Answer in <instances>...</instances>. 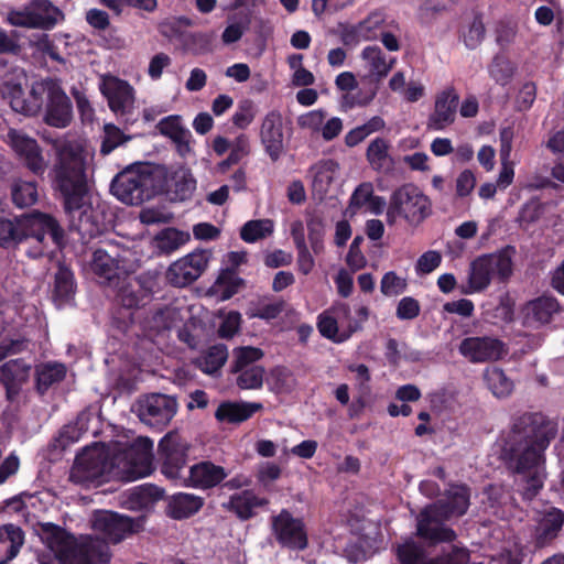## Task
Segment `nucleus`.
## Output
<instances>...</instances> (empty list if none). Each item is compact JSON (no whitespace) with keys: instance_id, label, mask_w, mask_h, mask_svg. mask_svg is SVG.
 <instances>
[{"instance_id":"nucleus-41","label":"nucleus","mask_w":564,"mask_h":564,"mask_svg":"<svg viewBox=\"0 0 564 564\" xmlns=\"http://www.w3.org/2000/svg\"><path fill=\"white\" fill-rule=\"evenodd\" d=\"M361 58L369 65L370 73L379 79L386 77L390 73L395 62L394 58L387 62L384 53L378 45L366 46L361 51Z\"/></svg>"},{"instance_id":"nucleus-50","label":"nucleus","mask_w":564,"mask_h":564,"mask_svg":"<svg viewBox=\"0 0 564 564\" xmlns=\"http://www.w3.org/2000/svg\"><path fill=\"white\" fill-rule=\"evenodd\" d=\"M488 72L497 84L505 86L511 80L514 68L505 55L497 54L489 64Z\"/></svg>"},{"instance_id":"nucleus-40","label":"nucleus","mask_w":564,"mask_h":564,"mask_svg":"<svg viewBox=\"0 0 564 564\" xmlns=\"http://www.w3.org/2000/svg\"><path fill=\"white\" fill-rule=\"evenodd\" d=\"M459 40L467 50H476L485 40L486 26L481 13H475L471 21L463 24L458 31Z\"/></svg>"},{"instance_id":"nucleus-7","label":"nucleus","mask_w":564,"mask_h":564,"mask_svg":"<svg viewBox=\"0 0 564 564\" xmlns=\"http://www.w3.org/2000/svg\"><path fill=\"white\" fill-rule=\"evenodd\" d=\"M155 286L156 280L150 274H141L119 286L112 310V322L119 330L126 332L134 323V312L152 301Z\"/></svg>"},{"instance_id":"nucleus-46","label":"nucleus","mask_w":564,"mask_h":564,"mask_svg":"<svg viewBox=\"0 0 564 564\" xmlns=\"http://www.w3.org/2000/svg\"><path fill=\"white\" fill-rule=\"evenodd\" d=\"M338 164L334 160H321L310 167L314 191L325 193L333 182V175Z\"/></svg>"},{"instance_id":"nucleus-6","label":"nucleus","mask_w":564,"mask_h":564,"mask_svg":"<svg viewBox=\"0 0 564 564\" xmlns=\"http://www.w3.org/2000/svg\"><path fill=\"white\" fill-rule=\"evenodd\" d=\"M516 249L512 246L476 257L469 264L467 285L462 288V293H480L488 289L494 279L500 283L509 281L513 273L512 257Z\"/></svg>"},{"instance_id":"nucleus-12","label":"nucleus","mask_w":564,"mask_h":564,"mask_svg":"<svg viewBox=\"0 0 564 564\" xmlns=\"http://www.w3.org/2000/svg\"><path fill=\"white\" fill-rule=\"evenodd\" d=\"M271 530L282 547L303 551L308 545L304 521L294 518L288 509H282L279 514L271 518Z\"/></svg>"},{"instance_id":"nucleus-24","label":"nucleus","mask_w":564,"mask_h":564,"mask_svg":"<svg viewBox=\"0 0 564 564\" xmlns=\"http://www.w3.org/2000/svg\"><path fill=\"white\" fill-rule=\"evenodd\" d=\"M228 474L223 466L210 460H202L189 467L188 478L185 479L187 487L208 490L221 485Z\"/></svg>"},{"instance_id":"nucleus-42","label":"nucleus","mask_w":564,"mask_h":564,"mask_svg":"<svg viewBox=\"0 0 564 564\" xmlns=\"http://www.w3.org/2000/svg\"><path fill=\"white\" fill-rule=\"evenodd\" d=\"M164 490L153 484H143L134 487L129 495V502L134 508L149 509L163 499Z\"/></svg>"},{"instance_id":"nucleus-62","label":"nucleus","mask_w":564,"mask_h":564,"mask_svg":"<svg viewBox=\"0 0 564 564\" xmlns=\"http://www.w3.org/2000/svg\"><path fill=\"white\" fill-rule=\"evenodd\" d=\"M364 242L362 236H356L349 247L346 256V263L352 271L361 270L366 267L367 260L360 250V246Z\"/></svg>"},{"instance_id":"nucleus-34","label":"nucleus","mask_w":564,"mask_h":564,"mask_svg":"<svg viewBox=\"0 0 564 564\" xmlns=\"http://www.w3.org/2000/svg\"><path fill=\"white\" fill-rule=\"evenodd\" d=\"M145 447L144 451L138 452L134 445H132L126 453L124 458L128 460L129 466L127 468V480H137L145 477L152 471V459L147 449L152 446L149 440H143Z\"/></svg>"},{"instance_id":"nucleus-64","label":"nucleus","mask_w":564,"mask_h":564,"mask_svg":"<svg viewBox=\"0 0 564 564\" xmlns=\"http://www.w3.org/2000/svg\"><path fill=\"white\" fill-rule=\"evenodd\" d=\"M536 98V86L532 82L524 83L516 97V107L519 111L529 110Z\"/></svg>"},{"instance_id":"nucleus-44","label":"nucleus","mask_w":564,"mask_h":564,"mask_svg":"<svg viewBox=\"0 0 564 564\" xmlns=\"http://www.w3.org/2000/svg\"><path fill=\"white\" fill-rule=\"evenodd\" d=\"M31 365L23 358L11 359L0 366V381L24 384L30 377Z\"/></svg>"},{"instance_id":"nucleus-59","label":"nucleus","mask_w":564,"mask_h":564,"mask_svg":"<svg viewBox=\"0 0 564 564\" xmlns=\"http://www.w3.org/2000/svg\"><path fill=\"white\" fill-rule=\"evenodd\" d=\"M337 34L339 35L340 42L348 47L356 46L364 41L359 22L357 24L339 22L337 24Z\"/></svg>"},{"instance_id":"nucleus-8","label":"nucleus","mask_w":564,"mask_h":564,"mask_svg":"<svg viewBox=\"0 0 564 564\" xmlns=\"http://www.w3.org/2000/svg\"><path fill=\"white\" fill-rule=\"evenodd\" d=\"M162 184L148 171L129 166L119 172L110 184L111 194L127 205H141L161 194Z\"/></svg>"},{"instance_id":"nucleus-22","label":"nucleus","mask_w":564,"mask_h":564,"mask_svg":"<svg viewBox=\"0 0 564 564\" xmlns=\"http://www.w3.org/2000/svg\"><path fill=\"white\" fill-rule=\"evenodd\" d=\"M13 150L24 160L25 166L35 175L42 176L46 171V162L36 140L17 131L8 133Z\"/></svg>"},{"instance_id":"nucleus-39","label":"nucleus","mask_w":564,"mask_h":564,"mask_svg":"<svg viewBox=\"0 0 564 564\" xmlns=\"http://www.w3.org/2000/svg\"><path fill=\"white\" fill-rule=\"evenodd\" d=\"M245 284L246 281L239 276L238 271L220 270L213 290L221 301H227L236 295Z\"/></svg>"},{"instance_id":"nucleus-28","label":"nucleus","mask_w":564,"mask_h":564,"mask_svg":"<svg viewBox=\"0 0 564 564\" xmlns=\"http://www.w3.org/2000/svg\"><path fill=\"white\" fill-rule=\"evenodd\" d=\"M564 525V511L551 507L545 510L534 531V545L539 549L550 545L560 534Z\"/></svg>"},{"instance_id":"nucleus-11","label":"nucleus","mask_w":564,"mask_h":564,"mask_svg":"<svg viewBox=\"0 0 564 564\" xmlns=\"http://www.w3.org/2000/svg\"><path fill=\"white\" fill-rule=\"evenodd\" d=\"M191 445L177 432L165 434L158 445L161 473L170 479H178L184 469Z\"/></svg>"},{"instance_id":"nucleus-56","label":"nucleus","mask_w":564,"mask_h":564,"mask_svg":"<svg viewBox=\"0 0 564 564\" xmlns=\"http://www.w3.org/2000/svg\"><path fill=\"white\" fill-rule=\"evenodd\" d=\"M306 227L308 231V241L311 243L312 250L315 254H318L324 248V235H325V225L321 217L312 216L306 221Z\"/></svg>"},{"instance_id":"nucleus-61","label":"nucleus","mask_w":564,"mask_h":564,"mask_svg":"<svg viewBox=\"0 0 564 564\" xmlns=\"http://www.w3.org/2000/svg\"><path fill=\"white\" fill-rule=\"evenodd\" d=\"M421 313L420 302L412 296L402 297L395 310V316L401 321H412Z\"/></svg>"},{"instance_id":"nucleus-15","label":"nucleus","mask_w":564,"mask_h":564,"mask_svg":"<svg viewBox=\"0 0 564 564\" xmlns=\"http://www.w3.org/2000/svg\"><path fill=\"white\" fill-rule=\"evenodd\" d=\"M116 458L105 452H88L77 455L72 470V478L77 482H101L106 480L116 466Z\"/></svg>"},{"instance_id":"nucleus-16","label":"nucleus","mask_w":564,"mask_h":564,"mask_svg":"<svg viewBox=\"0 0 564 564\" xmlns=\"http://www.w3.org/2000/svg\"><path fill=\"white\" fill-rule=\"evenodd\" d=\"M212 253L208 250H195L173 262L166 271L167 282L184 288L195 282L207 269Z\"/></svg>"},{"instance_id":"nucleus-37","label":"nucleus","mask_w":564,"mask_h":564,"mask_svg":"<svg viewBox=\"0 0 564 564\" xmlns=\"http://www.w3.org/2000/svg\"><path fill=\"white\" fill-rule=\"evenodd\" d=\"M482 377L488 390L498 399L508 398L514 389L513 381L499 367H487Z\"/></svg>"},{"instance_id":"nucleus-54","label":"nucleus","mask_w":564,"mask_h":564,"mask_svg":"<svg viewBox=\"0 0 564 564\" xmlns=\"http://www.w3.org/2000/svg\"><path fill=\"white\" fill-rule=\"evenodd\" d=\"M264 368L261 366H251L238 371L236 379L237 386L242 390H257L263 386Z\"/></svg>"},{"instance_id":"nucleus-27","label":"nucleus","mask_w":564,"mask_h":564,"mask_svg":"<svg viewBox=\"0 0 564 564\" xmlns=\"http://www.w3.org/2000/svg\"><path fill=\"white\" fill-rule=\"evenodd\" d=\"M270 503L265 497L256 495L252 489H243L230 496L224 508L232 512L239 520L248 521L257 516V508H264Z\"/></svg>"},{"instance_id":"nucleus-48","label":"nucleus","mask_w":564,"mask_h":564,"mask_svg":"<svg viewBox=\"0 0 564 564\" xmlns=\"http://www.w3.org/2000/svg\"><path fill=\"white\" fill-rule=\"evenodd\" d=\"M273 232V221L270 219H257L247 221L240 229V238L248 243H253L270 236Z\"/></svg>"},{"instance_id":"nucleus-35","label":"nucleus","mask_w":564,"mask_h":564,"mask_svg":"<svg viewBox=\"0 0 564 564\" xmlns=\"http://www.w3.org/2000/svg\"><path fill=\"white\" fill-rule=\"evenodd\" d=\"M66 377V367L59 362H45L35 367V389L44 395L50 388L59 383Z\"/></svg>"},{"instance_id":"nucleus-23","label":"nucleus","mask_w":564,"mask_h":564,"mask_svg":"<svg viewBox=\"0 0 564 564\" xmlns=\"http://www.w3.org/2000/svg\"><path fill=\"white\" fill-rule=\"evenodd\" d=\"M459 96L453 87L441 91L435 99L434 111L430 115L427 127L443 130L455 121Z\"/></svg>"},{"instance_id":"nucleus-53","label":"nucleus","mask_w":564,"mask_h":564,"mask_svg":"<svg viewBox=\"0 0 564 564\" xmlns=\"http://www.w3.org/2000/svg\"><path fill=\"white\" fill-rule=\"evenodd\" d=\"M263 357L262 349L252 346L239 347L235 350V360L231 372L236 373L252 366L253 362Z\"/></svg>"},{"instance_id":"nucleus-19","label":"nucleus","mask_w":564,"mask_h":564,"mask_svg":"<svg viewBox=\"0 0 564 564\" xmlns=\"http://www.w3.org/2000/svg\"><path fill=\"white\" fill-rule=\"evenodd\" d=\"M458 351L473 364L499 360L506 352L505 344L489 336L466 337L460 341Z\"/></svg>"},{"instance_id":"nucleus-1","label":"nucleus","mask_w":564,"mask_h":564,"mask_svg":"<svg viewBox=\"0 0 564 564\" xmlns=\"http://www.w3.org/2000/svg\"><path fill=\"white\" fill-rule=\"evenodd\" d=\"M558 424L543 412H518L509 430L501 435L500 458L513 474L525 481L523 495L534 498L543 487L545 451L556 437Z\"/></svg>"},{"instance_id":"nucleus-20","label":"nucleus","mask_w":564,"mask_h":564,"mask_svg":"<svg viewBox=\"0 0 564 564\" xmlns=\"http://www.w3.org/2000/svg\"><path fill=\"white\" fill-rule=\"evenodd\" d=\"M260 140L270 160L275 163L284 152V126L280 111H269L262 120Z\"/></svg>"},{"instance_id":"nucleus-17","label":"nucleus","mask_w":564,"mask_h":564,"mask_svg":"<svg viewBox=\"0 0 564 564\" xmlns=\"http://www.w3.org/2000/svg\"><path fill=\"white\" fill-rule=\"evenodd\" d=\"M177 401L174 397L152 393L139 402L138 415L149 426L162 430L174 417Z\"/></svg>"},{"instance_id":"nucleus-31","label":"nucleus","mask_w":564,"mask_h":564,"mask_svg":"<svg viewBox=\"0 0 564 564\" xmlns=\"http://www.w3.org/2000/svg\"><path fill=\"white\" fill-rule=\"evenodd\" d=\"M514 128L512 124L502 127L499 132L501 170L497 178L500 188H507L513 181L514 170L510 162Z\"/></svg>"},{"instance_id":"nucleus-4","label":"nucleus","mask_w":564,"mask_h":564,"mask_svg":"<svg viewBox=\"0 0 564 564\" xmlns=\"http://www.w3.org/2000/svg\"><path fill=\"white\" fill-rule=\"evenodd\" d=\"M470 505V488L466 484H451L443 498L426 506L417 518L416 534L435 545L453 542L457 534L443 523L452 518L463 517Z\"/></svg>"},{"instance_id":"nucleus-60","label":"nucleus","mask_w":564,"mask_h":564,"mask_svg":"<svg viewBox=\"0 0 564 564\" xmlns=\"http://www.w3.org/2000/svg\"><path fill=\"white\" fill-rule=\"evenodd\" d=\"M182 45L186 51L194 54H205L210 52V39L207 34L200 32H188Z\"/></svg>"},{"instance_id":"nucleus-47","label":"nucleus","mask_w":564,"mask_h":564,"mask_svg":"<svg viewBox=\"0 0 564 564\" xmlns=\"http://www.w3.org/2000/svg\"><path fill=\"white\" fill-rule=\"evenodd\" d=\"M191 24V20L186 17L166 19L159 24V32L169 42L177 41L183 44L188 33L184 30V26H189Z\"/></svg>"},{"instance_id":"nucleus-5","label":"nucleus","mask_w":564,"mask_h":564,"mask_svg":"<svg viewBox=\"0 0 564 564\" xmlns=\"http://www.w3.org/2000/svg\"><path fill=\"white\" fill-rule=\"evenodd\" d=\"M41 538L61 564H107L111 560L108 544L99 538L78 543L76 538L57 524L41 525Z\"/></svg>"},{"instance_id":"nucleus-13","label":"nucleus","mask_w":564,"mask_h":564,"mask_svg":"<svg viewBox=\"0 0 564 564\" xmlns=\"http://www.w3.org/2000/svg\"><path fill=\"white\" fill-rule=\"evenodd\" d=\"M143 525V519L134 520L115 511H98L94 519V529L104 535V541L118 544L128 535L138 533Z\"/></svg>"},{"instance_id":"nucleus-2","label":"nucleus","mask_w":564,"mask_h":564,"mask_svg":"<svg viewBox=\"0 0 564 564\" xmlns=\"http://www.w3.org/2000/svg\"><path fill=\"white\" fill-rule=\"evenodd\" d=\"M55 159L50 171L52 187L68 216L78 213V220H72L70 228L83 237L100 234V224L94 219L93 209L85 208L88 195L87 161L84 150L70 142L58 144L54 141Z\"/></svg>"},{"instance_id":"nucleus-26","label":"nucleus","mask_w":564,"mask_h":564,"mask_svg":"<svg viewBox=\"0 0 564 564\" xmlns=\"http://www.w3.org/2000/svg\"><path fill=\"white\" fill-rule=\"evenodd\" d=\"M560 304L555 297L542 295L525 304L523 307V325L539 328L549 324L554 314L558 313Z\"/></svg>"},{"instance_id":"nucleus-55","label":"nucleus","mask_w":564,"mask_h":564,"mask_svg":"<svg viewBox=\"0 0 564 564\" xmlns=\"http://www.w3.org/2000/svg\"><path fill=\"white\" fill-rule=\"evenodd\" d=\"M30 340L23 335H17L13 337L4 336L0 340V361L7 357L22 354L29 348Z\"/></svg>"},{"instance_id":"nucleus-45","label":"nucleus","mask_w":564,"mask_h":564,"mask_svg":"<svg viewBox=\"0 0 564 564\" xmlns=\"http://www.w3.org/2000/svg\"><path fill=\"white\" fill-rule=\"evenodd\" d=\"M388 143L382 138H376L367 148L366 156L375 171L388 172L392 167V161L388 154Z\"/></svg>"},{"instance_id":"nucleus-58","label":"nucleus","mask_w":564,"mask_h":564,"mask_svg":"<svg viewBox=\"0 0 564 564\" xmlns=\"http://www.w3.org/2000/svg\"><path fill=\"white\" fill-rule=\"evenodd\" d=\"M517 35V26L510 22L498 21L495 25V41L502 50H507L513 42Z\"/></svg>"},{"instance_id":"nucleus-36","label":"nucleus","mask_w":564,"mask_h":564,"mask_svg":"<svg viewBox=\"0 0 564 564\" xmlns=\"http://www.w3.org/2000/svg\"><path fill=\"white\" fill-rule=\"evenodd\" d=\"M120 261L105 249L98 248L93 252L90 268L95 275L107 282L119 278Z\"/></svg>"},{"instance_id":"nucleus-49","label":"nucleus","mask_w":564,"mask_h":564,"mask_svg":"<svg viewBox=\"0 0 564 564\" xmlns=\"http://www.w3.org/2000/svg\"><path fill=\"white\" fill-rule=\"evenodd\" d=\"M228 349L225 344H216L210 346L203 357L202 370L212 375L217 372L227 361Z\"/></svg>"},{"instance_id":"nucleus-43","label":"nucleus","mask_w":564,"mask_h":564,"mask_svg":"<svg viewBox=\"0 0 564 564\" xmlns=\"http://www.w3.org/2000/svg\"><path fill=\"white\" fill-rule=\"evenodd\" d=\"M108 104L117 116L129 115L134 104L133 88L128 83L120 82L108 97Z\"/></svg>"},{"instance_id":"nucleus-33","label":"nucleus","mask_w":564,"mask_h":564,"mask_svg":"<svg viewBox=\"0 0 564 564\" xmlns=\"http://www.w3.org/2000/svg\"><path fill=\"white\" fill-rule=\"evenodd\" d=\"M204 505L202 497L177 492L171 497L166 507L169 517L175 520L187 519L197 513Z\"/></svg>"},{"instance_id":"nucleus-38","label":"nucleus","mask_w":564,"mask_h":564,"mask_svg":"<svg viewBox=\"0 0 564 564\" xmlns=\"http://www.w3.org/2000/svg\"><path fill=\"white\" fill-rule=\"evenodd\" d=\"M11 200L18 208L33 206L39 199L37 182L15 180L10 188Z\"/></svg>"},{"instance_id":"nucleus-30","label":"nucleus","mask_w":564,"mask_h":564,"mask_svg":"<svg viewBox=\"0 0 564 564\" xmlns=\"http://www.w3.org/2000/svg\"><path fill=\"white\" fill-rule=\"evenodd\" d=\"M262 409L263 404L260 402L224 401L218 405L215 419L221 423L240 424Z\"/></svg>"},{"instance_id":"nucleus-10","label":"nucleus","mask_w":564,"mask_h":564,"mask_svg":"<svg viewBox=\"0 0 564 564\" xmlns=\"http://www.w3.org/2000/svg\"><path fill=\"white\" fill-rule=\"evenodd\" d=\"M431 214V202L413 184L397 188L390 198L388 216L403 217L410 224H420Z\"/></svg>"},{"instance_id":"nucleus-52","label":"nucleus","mask_w":564,"mask_h":564,"mask_svg":"<svg viewBox=\"0 0 564 564\" xmlns=\"http://www.w3.org/2000/svg\"><path fill=\"white\" fill-rule=\"evenodd\" d=\"M384 23L386 14L379 10L370 12L364 20L359 21L364 41L377 40Z\"/></svg>"},{"instance_id":"nucleus-25","label":"nucleus","mask_w":564,"mask_h":564,"mask_svg":"<svg viewBox=\"0 0 564 564\" xmlns=\"http://www.w3.org/2000/svg\"><path fill=\"white\" fill-rule=\"evenodd\" d=\"M156 184H162L161 194L165 193L172 202L188 200L196 189L195 177L185 169L173 171L165 181L156 177Z\"/></svg>"},{"instance_id":"nucleus-18","label":"nucleus","mask_w":564,"mask_h":564,"mask_svg":"<svg viewBox=\"0 0 564 564\" xmlns=\"http://www.w3.org/2000/svg\"><path fill=\"white\" fill-rule=\"evenodd\" d=\"M397 557L400 564H464L469 561V554L466 550L453 547V550L435 558H426L423 546L414 541L405 542L398 546Z\"/></svg>"},{"instance_id":"nucleus-29","label":"nucleus","mask_w":564,"mask_h":564,"mask_svg":"<svg viewBox=\"0 0 564 564\" xmlns=\"http://www.w3.org/2000/svg\"><path fill=\"white\" fill-rule=\"evenodd\" d=\"M76 280L73 270L64 262H58L54 274L52 300L61 308L74 302L76 294Z\"/></svg>"},{"instance_id":"nucleus-63","label":"nucleus","mask_w":564,"mask_h":564,"mask_svg":"<svg viewBox=\"0 0 564 564\" xmlns=\"http://www.w3.org/2000/svg\"><path fill=\"white\" fill-rule=\"evenodd\" d=\"M372 194L373 186L371 183L365 182L359 184L350 196L348 209L356 213L357 209L368 204Z\"/></svg>"},{"instance_id":"nucleus-21","label":"nucleus","mask_w":564,"mask_h":564,"mask_svg":"<svg viewBox=\"0 0 564 564\" xmlns=\"http://www.w3.org/2000/svg\"><path fill=\"white\" fill-rule=\"evenodd\" d=\"M48 89L44 121L54 128H66L72 120V101L57 80Z\"/></svg>"},{"instance_id":"nucleus-14","label":"nucleus","mask_w":564,"mask_h":564,"mask_svg":"<svg viewBox=\"0 0 564 564\" xmlns=\"http://www.w3.org/2000/svg\"><path fill=\"white\" fill-rule=\"evenodd\" d=\"M56 80L46 78L32 85L29 96L23 98V89L20 83H11L6 80L4 87L11 95V107L25 116H37L46 104L47 95H50L51 85H55Z\"/></svg>"},{"instance_id":"nucleus-3","label":"nucleus","mask_w":564,"mask_h":564,"mask_svg":"<svg viewBox=\"0 0 564 564\" xmlns=\"http://www.w3.org/2000/svg\"><path fill=\"white\" fill-rule=\"evenodd\" d=\"M30 241L28 258L37 260L52 257L66 246L65 230L51 214L33 210L13 219L0 216V247L15 248Z\"/></svg>"},{"instance_id":"nucleus-32","label":"nucleus","mask_w":564,"mask_h":564,"mask_svg":"<svg viewBox=\"0 0 564 564\" xmlns=\"http://www.w3.org/2000/svg\"><path fill=\"white\" fill-rule=\"evenodd\" d=\"M24 544L23 530L12 523L0 527V564L12 561Z\"/></svg>"},{"instance_id":"nucleus-57","label":"nucleus","mask_w":564,"mask_h":564,"mask_svg":"<svg viewBox=\"0 0 564 564\" xmlns=\"http://www.w3.org/2000/svg\"><path fill=\"white\" fill-rule=\"evenodd\" d=\"M406 288V280L399 276L394 271L384 273L380 282V291L386 296L399 295L403 293Z\"/></svg>"},{"instance_id":"nucleus-9","label":"nucleus","mask_w":564,"mask_h":564,"mask_svg":"<svg viewBox=\"0 0 564 564\" xmlns=\"http://www.w3.org/2000/svg\"><path fill=\"white\" fill-rule=\"evenodd\" d=\"M64 18L61 9L50 0H29L20 9H12L7 14V22L17 28L53 30Z\"/></svg>"},{"instance_id":"nucleus-51","label":"nucleus","mask_w":564,"mask_h":564,"mask_svg":"<svg viewBox=\"0 0 564 564\" xmlns=\"http://www.w3.org/2000/svg\"><path fill=\"white\" fill-rule=\"evenodd\" d=\"M131 137L124 134L117 126L107 123L104 127V137L100 145L102 155L110 154L115 149L130 141Z\"/></svg>"}]
</instances>
